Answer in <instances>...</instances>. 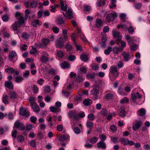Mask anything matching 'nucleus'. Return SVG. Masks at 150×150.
Wrapping results in <instances>:
<instances>
[{
	"instance_id": "obj_37",
	"label": "nucleus",
	"mask_w": 150,
	"mask_h": 150,
	"mask_svg": "<svg viewBox=\"0 0 150 150\" xmlns=\"http://www.w3.org/2000/svg\"><path fill=\"white\" fill-rule=\"evenodd\" d=\"M86 125L87 128H92L93 127V124L92 122L88 121L86 122Z\"/></svg>"
},
{
	"instance_id": "obj_40",
	"label": "nucleus",
	"mask_w": 150,
	"mask_h": 150,
	"mask_svg": "<svg viewBox=\"0 0 150 150\" xmlns=\"http://www.w3.org/2000/svg\"><path fill=\"white\" fill-rule=\"evenodd\" d=\"M23 79V78L21 76H18L15 78V81L17 83H20Z\"/></svg>"
},
{
	"instance_id": "obj_18",
	"label": "nucleus",
	"mask_w": 150,
	"mask_h": 150,
	"mask_svg": "<svg viewBox=\"0 0 150 150\" xmlns=\"http://www.w3.org/2000/svg\"><path fill=\"white\" fill-rule=\"evenodd\" d=\"M30 105L34 112H38L39 111V107L38 105H36V103Z\"/></svg>"
},
{
	"instance_id": "obj_24",
	"label": "nucleus",
	"mask_w": 150,
	"mask_h": 150,
	"mask_svg": "<svg viewBox=\"0 0 150 150\" xmlns=\"http://www.w3.org/2000/svg\"><path fill=\"white\" fill-rule=\"evenodd\" d=\"M84 105L86 106H89L92 103V101L90 99L88 98L85 99L83 102Z\"/></svg>"
},
{
	"instance_id": "obj_27",
	"label": "nucleus",
	"mask_w": 150,
	"mask_h": 150,
	"mask_svg": "<svg viewBox=\"0 0 150 150\" xmlns=\"http://www.w3.org/2000/svg\"><path fill=\"white\" fill-rule=\"evenodd\" d=\"M113 95L111 93L106 94L104 96L103 98L104 99L108 100L113 98Z\"/></svg>"
},
{
	"instance_id": "obj_9",
	"label": "nucleus",
	"mask_w": 150,
	"mask_h": 150,
	"mask_svg": "<svg viewBox=\"0 0 150 150\" xmlns=\"http://www.w3.org/2000/svg\"><path fill=\"white\" fill-rule=\"evenodd\" d=\"M113 35L114 38H117V40L118 42H120L121 41L122 36L120 35L119 32H117L116 31H115L113 32Z\"/></svg>"
},
{
	"instance_id": "obj_31",
	"label": "nucleus",
	"mask_w": 150,
	"mask_h": 150,
	"mask_svg": "<svg viewBox=\"0 0 150 150\" xmlns=\"http://www.w3.org/2000/svg\"><path fill=\"white\" fill-rule=\"evenodd\" d=\"M38 2L37 1H32L30 3V6L32 8H36L37 6Z\"/></svg>"
},
{
	"instance_id": "obj_10",
	"label": "nucleus",
	"mask_w": 150,
	"mask_h": 150,
	"mask_svg": "<svg viewBox=\"0 0 150 150\" xmlns=\"http://www.w3.org/2000/svg\"><path fill=\"white\" fill-rule=\"evenodd\" d=\"M97 147L98 148H101L103 149H105L106 148V144L104 142L100 141L97 144Z\"/></svg>"
},
{
	"instance_id": "obj_58",
	"label": "nucleus",
	"mask_w": 150,
	"mask_h": 150,
	"mask_svg": "<svg viewBox=\"0 0 150 150\" xmlns=\"http://www.w3.org/2000/svg\"><path fill=\"white\" fill-rule=\"evenodd\" d=\"M58 56L62 58L64 56V54L62 50H59L57 51V53Z\"/></svg>"
},
{
	"instance_id": "obj_63",
	"label": "nucleus",
	"mask_w": 150,
	"mask_h": 150,
	"mask_svg": "<svg viewBox=\"0 0 150 150\" xmlns=\"http://www.w3.org/2000/svg\"><path fill=\"white\" fill-rule=\"evenodd\" d=\"M30 121L36 124V122L37 120V118L36 117L34 116H32L30 118Z\"/></svg>"
},
{
	"instance_id": "obj_62",
	"label": "nucleus",
	"mask_w": 150,
	"mask_h": 150,
	"mask_svg": "<svg viewBox=\"0 0 150 150\" xmlns=\"http://www.w3.org/2000/svg\"><path fill=\"white\" fill-rule=\"evenodd\" d=\"M88 118L90 120H93L95 119L94 115L92 113L88 114Z\"/></svg>"
},
{
	"instance_id": "obj_48",
	"label": "nucleus",
	"mask_w": 150,
	"mask_h": 150,
	"mask_svg": "<svg viewBox=\"0 0 150 150\" xmlns=\"http://www.w3.org/2000/svg\"><path fill=\"white\" fill-rule=\"evenodd\" d=\"M17 139L18 140L19 142H21L24 141L25 137L23 135H19L18 136Z\"/></svg>"
},
{
	"instance_id": "obj_45",
	"label": "nucleus",
	"mask_w": 150,
	"mask_h": 150,
	"mask_svg": "<svg viewBox=\"0 0 150 150\" xmlns=\"http://www.w3.org/2000/svg\"><path fill=\"white\" fill-rule=\"evenodd\" d=\"M5 71L9 73L12 74L14 72V69L13 68H9L6 69Z\"/></svg>"
},
{
	"instance_id": "obj_7",
	"label": "nucleus",
	"mask_w": 150,
	"mask_h": 150,
	"mask_svg": "<svg viewBox=\"0 0 150 150\" xmlns=\"http://www.w3.org/2000/svg\"><path fill=\"white\" fill-rule=\"evenodd\" d=\"M19 113L21 115L27 117L30 115L29 112H27L25 109L23 108H20Z\"/></svg>"
},
{
	"instance_id": "obj_11",
	"label": "nucleus",
	"mask_w": 150,
	"mask_h": 150,
	"mask_svg": "<svg viewBox=\"0 0 150 150\" xmlns=\"http://www.w3.org/2000/svg\"><path fill=\"white\" fill-rule=\"evenodd\" d=\"M142 123L141 121H140L135 123L133 125L132 129L134 130L135 131L139 129L141 126Z\"/></svg>"
},
{
	"instance_id": "obj_51",
	"label": "nucleus",
	"mask_w": 150,
	"mask_h": 150,
	"mask_svg": "<svg viewBox=\"0 0 150 150\" xmlns=\"http://www.w3.org/2000/svg\"><path fill=\"white\" fill-rule=\"evenodd\" d=\"M98 140V138L96 137H94L91 138L90 142L91 143L94 144Z\"/></svg>"
},
{
	"instance_id": "obj_34",
	"label": "nucleus",
	"mask_w": 150,
	"mask_h": 150,
	"mask_svg": "<svg viewBox=\"0 0 150 150\" xmlns=\"http://www.w3.org/2000/svg\"><path fill=\"white\" fill-rule=\"evenodd\" d=\"M112 48L110 47H109L104 50V53L106 55H108L110 54V52L112 51Z\"/></svg>"
},
{
	"instance_id": "obj_60",
	"label": "nucleus",
	"mask_w": 150,
	"mask_h": 150,
	"mask_svg": "<svg viewBox=\"0 0 150 150\" xmlns=\"http://www.w3.org/2000/svg\"><path fill=\"white\" fill-rule=\"evenodd\" d=\"M2 20L4 22H7L9 20L8 17V15L6 14H5L3 15L2 17Z\"/></svg>"
},
{
	"instance_id": "obj_5",
	"label": "nucleus",
	"mask_w": 150,
	"mask_h": 150,
	"mask_svg": "<svg viewBox=\"0 0 150 150\" xmlns=\"http://www.w3.org/2000/svg\"><path fill=\"white\" fill-rule=\"evenodd\" d=\"M14 127L21 131L24 130L25 129V127L23 123L18 120L15 122L14 124Z\"/></svg>"
},
{
	"instance_id": "obj_38",
	"label": "nucleus",
	"mask_w": 150,
	"mask_h": 150,
	"mask_svg": "<svg viewBox=\"0 0 150 150\" xmlns=\"http://www.w3.org/2000/svg\"><path fill=\"white\" fill-rule=\"evenodd\" d=\"M50 111L52 112H59V110L58 108L55 107H50Z\"/></svg>"
},
{
	"instance_id": "obj_44",
	"label": "nucleus",
	"mask_w": 150,
	"mask_h": 150,
	"mask_svg": "<svg viewBox=\"0 0 150 150\" xmlns=\"http://www.w3.org/2000/svg\"><path fill=\"white\" fill-rule=\"evenodd\" d=\"M35 98L34 97H30L29 98V102L30 103V105L35 103Z\"/></svg>"
},
{
	"instance_id": "obj_21",
	"label": "nucleus",
	"mask_w": 150,
	"mask_h": 150,
	"mask_svg": "<svg viewBox=\"0 0 150 150\" xmlns=\"http://www.w3.org/2000/svg\"><path fill=\"white\" fill-rule=\"evenodd\" d=\"M80 58L81 60L84 62H86L89 60L88 55L84 54L80 55Z\"/></svg>"
},
{
	"instance_id": "obj_54",
	"label": "nucleus",
	"mask_w": 150,
	"mask_h": 150,
	"mask_svg": "<svg viewBox=\"0 0 150 150\" xmlns=\"http://www.w3.org/2000/svg\"><path fill=\"white\" fill-rule=\"evenodd\" d=\"M52 30L56 34L58 33L59 31V28L57 27H53L52 28Z\"/></svg>"
},
{
	"instance_id": "obj_56",
	"label": "nucleus",
	"mask_w": 150,
	"mask_h": 150,
	"mask_svg": "<svg viewBox=\"0 0 150 150\" xmlns=\"http://www.w3.org/2000/svg\"><path fill=\"white\" fill-rule=\"evenodd\" d=\"M129 101L128 99L125 97L123 99H121L120 100V104H123L124 103H127V102Z\"/></svg>"
},
{
	"instance_id": "obj_30",
	"label": "nucleus",
	"mask_w": 150,
	"mask_h": 150,
	"mask_svg": "<svg viewBox=\"0 0 150 150\" xmlns=\"http://www.w3.org/2000/svg\"><path fill=\"white\" fill-rule=\"evenodd\" d=\"M30 35L28 34H27L25 32H23L22 34V37L23 39L26 40L30 38Z\"/></svg>"
},
{
	"instance_id": "obj_47",
	"label": "nucleus",
	"mask_w": 150,
	"mask_h": 150,
	"mask_svg": "<svg viewBox=\"0 0 150 150\" xmlns=\"http://www.w3.org/2000/svg\"><path fill=\"white\" fill-rule=\"evenodd\" d=\"M126 15L124 13H121L120 16V20L122 22L125 21V20L126 18Z\"/></svg>"
},
{
	"instance_id": "obj_53",
	"label": "nucleus",
	"mask_w": 150,
	"mask_h": 150,
	"mask_svg": "<svg viewBox=\"0 0 150 150\" xmlns=\"http://www.w3.org/2000/svg\"><path fill=\"white\" fill-rule=\"evenodd\" d=\"M20 24H19L17 22H16L13 25V30H16L18 29V27H19Z\"/></svg>"
},
{
	"instance_id": "obj_33",
	"label": "nucleus",
	"mask_w": 150,
	"mask_h": 150,
	"mask_svg": "<svg viewBox=\"0 0 150 150\" xmlns=\"http://www.w3.org/2000/svg\"><path fill=\"white\" fill-rule=\"evenodd\" d=\"M91 93L92 95L96 96L99 93V91L97 89L94 88L91 91Z\"/></svg>"
},
{
	"instance_id": "obj_26",
	"label": "nucleus",
	"mask_w": 150,
	"mask_h": 150,
	"mask_svg": "<svg viewBox=\"0 0 150 150\" xmlns=\"http://www.w3.org/2000/svg\"><path fill=\"white\" fill-rule=\"evenodd\" d=\"M120 111L119 113V116L122 117H124L125 116V111L123 107L120 108Z\"/></svg>"
},
{
	"instance_id": "obj_6",
	"label": "nucleus",
	"mask_w": 150,
	"mask_h": 150,
	"mask_svg": "<svg viewBox=\"0 0 150 150\" xmlns=\"http://www.w3.org/2000/svg\"><path fill=\"white\" fill-rule=\"evenodd\" d=\"M43 55L40 57V60L42 63H46L49 60V58L47 57L48 54L45 52H43Z\"/></svg>"
},
{
	"instance_id": "obj_50",
	"label": "nucleus",
	"mask_w": 150,
	"mask_h": 150,
	"mask_svg": "<svg viewBox=\"0 0 150 150\" xmlns=\"http://www.w3.org/2000/svg\"><path fill=\"white\" fill-rule=\"evenodd\" d=\"M91 66L92 68L95 71L99 69L98 65L97 64H93Z\"/></svg>"
},
{
	"instance_id": "obj_8",
	"label": "nucleus",
	"mask_w": 150,
	"mask_h": 150,
	"mask_svg": "<svg viewBox=\"0 0 150 150\" xmlns=\"http://www.w3.org/2000/svg\"><path fill=\"white\" fill-rule=\"evenodd\" d=\"M56 23L57 25L59 26L62 25L63 26H65V23L63 20V18L61 16L59 17L56 20Z\"/></svg>"
},
{
	"instance_id": "obj_43",
	"label": "nucleus",
	"mask_w": 150,
	"mask_h": 150,
	"mask_svg": "<svg viewBox=\"0 0 150 150\" xmlns=\"http://www.w3.org/2000/svg\"><path fill=\"white\" fill-rule=\"evenodd\" d=\"M128 141V139H125L124 138H122L120 139L121 142L124 145H127V142Z\"/></svg>"
},
{
	"instance_id": "obj_22",
	"label": "nucleus",
	"mask_w": 150,
	"mask_h": 150,
	"mask_svg": "<svg viewBox=\"0 0 150 150\" xmlns=\"http://www.w3.org/2000/svg\"><path fill=\"white\" fill-rule=\"evenodd\" d=\"M87 68H86L85 67H83L79 69L78 71L81 74H85L87 72Z\"/></svg>"
},
{
	"instance_id": "obj_17",
	"label": "nucleus",
	"mask_w": 150,
	"mask_h": 150,
	"mask_svg": "<svg viewBox=\"0 0 150 150\" xmlns=\"http://www.w3.org/2000/svg\"><path fill=\"white\" fill-rule=\"evenodd\" d=\"M60 4L61 6V9L64 11H66L67 9V4H65L64 6V4L63 0H61Z\"/></svg>"
},
{
	"instance_id": "obj_52",
	"label": "nucleus",
	"mask_w": 150,
	"mask_h": 150,
	"mask_svg": "<svg viewBox=\"0 0 150 150\" xmlns=\"http://www.w3.org/2000/svg\"><path fill=\"white\" fill-rule=\"evenodd\" d=\"M111 141L114 144L117 143L119 142L118 139L115 137H110Z\"/></svg>"
},
{
	"instance_id": "obj_20",
	"label": "nucleus",
	"mask_w": 150,
	"mask_h": 150,
	"mask_svg": "<svg viewBox=\"0 0 150 150\" xmlns=\"http://www.w3.org/2000/svg\"><path fill=\"white\" fill-rule=\"evenodd\" d=\"M5 85L9 89H12L13 88V83L10 81H7L5 82Z\"/></svg>"
},
{
	"instance_id": "obj_39",
	"label": "nucleus",
	"mask_w": 150,
	"mask_h": 150,
	"mask_svg": "<svg viewBox=\"0 0 150 150\" xmlns=\"http://www.w3.org/2000/svg\"><path fill=\"white\" fill-rule=\"evenodd\" d=\"M69 66V64L66 61L64 62L62 64V67L64 69L68 68Z\"/></svg>"
},
{
	"instance_id": "obj_23",
	"label": "nucleus",
	"mask_w": 150,
	"mask_h": 150,
	"mask_svg": "<svg viewBox=\"0 0 150 150\" xmlns=\"http://www.w3.org/2000/svg\"><path fill=\"white\" fill-rule=\"evenodd\" d=\"M117 28L118 29L121 28H122L125 31H127L128 29V26L127 25L125 24H120L117 25Z\"/></svg>"
},
{
	"instance_id": "obj_28",
	"label": "nucleus",
	"mask_w": 150,
	"mask_h": 150,
	"mask_svg": "<svg viewBox=\"0 0 150 150\" xmlns=\"http://www.w3.org/2000/svg\"><path fill=\"white\" fill-rule=\"evenodd\" d=\"M17 19L18 21L17 22L19 23V24L21 25H23L25 21L23 15H22L21 16H20V17L17 18Z\"/></svg>"
},
{
	"instance_id": "obj_12",
	"label": "nucleus",
	"mask_w": 150,
	"mask_h": 150,
	"mask_svg": "<svg viewBox=\"0 0 150 150\" xmlns=\"http://www.w3.org/2000/svg\"><path fill=\"white\" fill-rule=\"evenodd\" d=\"M122 54L124 61L127 62L130 59V55L129 52H126L125 51H124Z\"/></svg>"
},
{
	"instance_id": "obj_13",
	"label": "nucleus",
	"mask_w": 150,
	"mask_h": 150,
	"mask_svg": "<svg viewBox=\"0 0 150 150\" xmlns=\"http://www.w3.org/2000/svg\"><path fill=\"white\" fill-rule=\"evenodd\" d=\"M10 98L12 99H16L17 97V95L15 91H11L8 93Z\"/></svg>"
},
{
	"instance_id": "obj_49",
	"label": "nucleus",
	"mask_w": 150,
	"mask_h": 150,
	"mask_svg": "<svg viewBox=\"0 0 150 150\" xmlns=\"http://www.w3.org/2000/svg\"><path fill=\"white\" fill-rule=\"evenodd\" d=\"M95 76V73H93L92 74H88L86 75V76L88 78L92 79L94 78Z\"/></svg>"
},
{
	"instance_id": "obj_42",
	"label": "nucleus",
	"mask_w": 150,
	"mask_h": 150,
	"mask_svg": "<svg viewBox=\"0 0 150 150\" xmlns=\"http://www.w3.org/2000/svg\"><path fill=\"white\" fill-rule=\"evenodd\" d=\"M107 110L106 109L103 108L100 112V114L101 115H102L105 116H106L107 115Z\"/></svg>"
},
{
	"instance_id": "obj_29",
	"label": "nucleus",
	"mask_w": 150,
	"mask_h": 150,
	"mask_svg": "<svg viewBox=\"0 0 150 150\" xmlns=\"http://www.w3.org/2000/svg\"><path fill=\"white\" fill-rule=\"evenodd\" d=\"M17 54L15 52L13 51L10 52L9 54V59L11 60Z\"/></svg>"
},
{
	"instance_id": "obj_41",
	"label": "nucleus",
	"mask_w": 150,
	"mask_h": 150,
	"mask_svg": "<svg viewBox=\"0 0 150 150\" xmlns=\"http://www.w3.org/2000/svg\"><path fill=\"white\" fill-rule=\"evenodd\" d=\"M32 47V49L30 51V54H36L37 52V50L35 48H34L33 46H31Z\"/></svg>"
},
{
	"instance_id": "obj_35",
	"label": "nucleus",
	"mask_w": 150,
	"mask_h": 150,
	"mask_svg": "<svg viewBox=\"0 0 150 150\" xmlns=\"http://www.w3.org/2000/svg\"><path fill=\"white\" fill-rule=\"evenodd\" d=\"M134 7L136 9H140L142 6V4L141 3H134L133 4Z\"/></svg>"
},
{
	"instance_id": "obj_57",
	"label": "nucleus",
	"mask_w": 150,
	"mask_h": 150,
	"mask_svg": "<svg viewBox=\"0 0 150 150\" xmlns=\"http://www.w3.org/2000/svg\"><path fill=\"white\" fill-rule=\"evenodd\" d=\"M73 130L74 132L76 134H79L80 133V130L78 127H74Z\"/></svg>"
},
{
	"instance_id": "obj_1",
	"label": "nucleus",
	"mask_w": 150,
	"mask_h": 150,
	"mask_svg": "<svg viewBox=\"0 0 150 150\" xmlns=\"http://www.w3.org/2000/svg\"><path fill=\"white\" fill-rule=\"evenodd\" d=\"M64 43L63 38H59L56 40L55 45L57 48L62 49L64 47Z\"/></svg>"
},
{
	"instance_id": "obj_25",
	"label": "nucleus",
	"mask_w": 150,
	"mask_h": 150,
	"mask_svg": "<svg viewBox=\"0 0 150 150\" xmlns=\"http://www.w3.org/2000/svg\"><path fill=\"white\" fill-rule=\"evenodd\" d=\"M31 24L34 27H36L37 25H42V24L40 23V21L38 19H36L33 21L31 23Z\"/></svg>"
},
{
	"instance_id": "obj_36",
	"label": "nucleus",
	"mask_w": 150,
	"mask_h": 150,
	"mask_svg": "<svg viewBox=\"0 0 150 150\" xmlns=\"http://www.w3.org/2000/svg\"><path fill=\"white\" fill-rule=\"evenodd\" d=\"M8 97L7 95L3 96L2 98V101L4 103L6 104L8 102Z\"/></svg>"
},
{
	"instance_id": "obj_64",
	"label": "nucleus",
	"mask_w": 150,
	"mask_h": 150,
	"mask_svg": "<svg viewBox=\"0 0 150 150\" xmlns=\"http://www.w3.org/2000/svg\"><path fill=\"white\" fill-rule=\"evenodd\" d=\"M76 80L79 82L83 80L82 76L80 75H78L76 78Z\"/></svg>"
},
{
	"instance_id": "obj_15",
	"label": "nucleus",
	"mask_w": 150,
	"mask_h": 150,
	"mask_svg": "<svg viewBox=\"0 0 150 150\" xmlns=\"http://www.w3.org/2000/svg\"><path fill=\"white\" fill-rule=\"evenodd\" d=\"M107 41L106 36L105 35L103 36L101 39L102 43L100 42L99 44L101 45V46L102 47H104L106 46V42Z\"/></svg>"
},
{
	"instance_id": "obj_19",
	"label": "nucleus",
	"mask_w": 150,
	"mask_h": 150,
	"mask_svg": "<svg viewBox=\"0 0 150 150\" xmlns=\"http://www.w3.org/2000/svg\"><path fill=\"white\" fill-rule=\"evenodd\" d=\"M69 137V135L63 134L59 136V140L60 141L63 142L65 140L68 139Z\"/></svg>"
},
{
	"instance_id": "obj_32",
	"label": "nucleus",
	"mask_w": 150,
	"mask_h": 150,
	"mask_svg": "<svg viewBox=\"0 0 150 150\" xmlns=\"http://www.w3.org/2000/svg\"><path fill=\"white\" fill-rule=\"evenodd\" d=\"M139 113V115L140 116H143L144 115L146 114V111L144 109L141 108L138 110Z\"/></svg>"
},
{
	"instance_id": "obj_2",
	"label": "nucleus",
	"mask_w": 150,
	"mask_h": 150,
	"mask_svg": "<svg viewBox=\"0 0 150 150\" xmlns=\"http://www.w3.org/2000/svg\"><path fill=\"white\" fill-rule=\"evenodd\" d=\"M68 114L69 117L70 118H73L76 121L79 120V113L76 112L71 111L68 112Z\"/></svg>"
},
{
	"instance_id": "obj_14",
	"label": "nucleus",
	"mask_w": 150,
	"mask_h": 150,
	"mask_svg": "<svg viewBox=\"0 0 150 150\" xmlns=\"http://www.w3.org/2000/svg\"><path fill=\"white\" fill-rule=\"evenodd\" d=\"M103 24V22L101 20L97 18L96 21L95 25L98 28L101 27Z\"/></svg>"
},
{
	"instance_id": "obj_55",
	"label": "nucleus",
	"mask_w": 150,
	"mask_h": 150,
	"mask_svg": "<svg viewBox=\"0 0 150 150\" xmlns=\"http://www.w3.org/2000/svg\"><path fill=\"white\" fill-rule=\"evenodd\" d=\"M65 48L67 51H70L72 49V46L69 44H67L65 45Z\"/></svg>"
},
{
	"instance_id": "obj_3",
	"label": "nucleus",
	"mask_w": 150,
	"mask_h": 150,
	"mask_svg": "<svg viewBox=\"0 0 150 150\" xmlns=\"http://www.w3.org/2000/svg\"><path fill=\"white\" fill-rule=\"evenodd\" d=\"M117 16V13L115 12L113 13H110L108 14L106 16V19L108 22L113 21Z\"/></svg>"
},
{
	"instance_id": "obj_61",
	"label": "nucleus",
	"mask_w": 150,
	"mask_h": 150,
	"mask_svg": "<svg viewBox=\"0 0 150 150\" xmlns=\"http://www.w3.org/2000/svg\"><path fill=\"white\" fill-rule=\"evenodd\" d=\"M75 56L72 55H71L68 57V60L71 62L74 61L75 59Z\"/></svg>"
},
{
	"instance_id": "obj_59",
	"label": "nucleus",
	"mask_w": 150,
	"mask_h": 150,
	"mask_svg": "<svg viewBox=\"0 0 150 150\" xmlns=\"http://www.w3.org/2000/svg\"><path fill=\"white\" fill-rule=\"evenodd\" d=\"M18 134V132L16 130H13L11 133L12 136L14 138H16Z\"/></svg>"
},
{
	"instance_id": "obj_4",
	"label": "nucleus",
	"mask_w": 150,
	"mask_h": 150,
	"mask_svg": "<svg viewBox=\"0 0 150 150\" xmlns=\"http://www.w3.org/2000/svg\"><path fill=\"white\" fill-rule=\"evenodd\" d=\"M110 73L113 75L115 78H117L119 74L117 67L112 66L110 68Z\"/></svg>"
},
{
	"instance_id": "obj_46",
	"label": "nucleus",
	"mask_w": 150,
	"mask_h": 150,
	"mask_svg": "<svg viewBox=\"0 0 150 150\" xmlns=\"http://www.w3.org/2000/svg\"><path fill=\"white\" fill-rule=\"evenodd\" d=\"M42 41L45 45H47L50 42V40L48 39L44 38L42 40Z\"/></svg>"
},
{
	"instance_id": "obj_16",
	"label": "nucleus",
	"mask_w": 150,
	"mask_h": 150,
	"mask_svg": "<svg viewBox=\"0 0 150 150\" xmlns=\"http://www.w3.org/2000/svg\"><path fill=\"white\" fill-rule=\"evenodd\" d=\"M105 4V0H98L96 3L97 6L99 7H102Z\"/></svg>"
}]
</instances>
